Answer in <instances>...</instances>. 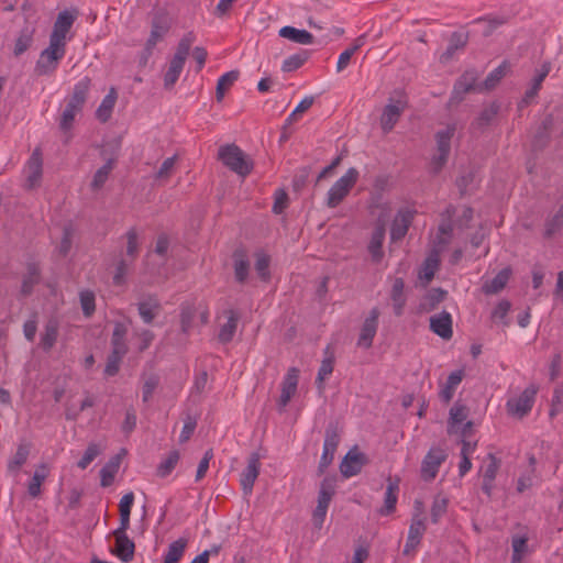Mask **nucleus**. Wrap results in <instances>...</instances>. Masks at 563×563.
Segmentation results:
<instances>
[{
  "label": "nucleus",
  "mask_w": 563,
  "mask_h": 563,
  "mask_svg": "<svg viewBox=\"0 0 563 563\" xmlns=\"http://www.w3.org/2000/svg\"><path fill=\"white\" fill-rule=\"evenodd\" d=\"M537 387H527L519 396L507 400L506 408L510 416L522 418L530 412L534 404Z\"/></svg>",
  "instance_id": "6"
},
{
  "label": "nucleus",
  "mask_w": 563,
  "mask_h": 563,
  "mask_svg": "<svg viewBox=\"0 0 563 563\" xmlns=\"http://www.w3.org/2000/svg\"><path fill=\"white\" fill-rule=\"evenodd\" d=\"M508 66L506 63L499 65L497 68H495L485 79V87L487 89L494 88L501 78L505 77Z\"/></svg>",
  "instance_id": "57"
},
{
  "label": "nucleus",
  "mask_w": 563,
  "mask_h": 563,
  "mask_svg": "<svg viewBox=\"0 0 563 563\" xmlns=\"http://www.w3.org/2000/svg\"><path fill=\"white\" fill-rule=\"evenodd\" d=\"M404 288L405 283L402 278H395L390 290V299L393 301L394 312L396 316H400L402 313L404 307L406 305Z\"/></svg>",
  "instance_id": "29"
},
{
  "label": "nucleus",
  "mask_w": 563,
  "mask_h": 563,
  "mask_svg": "<svg viewBox=\"0 0 563 563\" xmlns=\"http://www.w3.org/2000/svg\"><path fill=\"white\" fill-rule=\"evenodd\" d=\"M196 37L192 32L187 33L181 37L177 45L176 53L174 57L170 59L168 68L164 76V86L167 89H170L174 87L176 81L178 80L185 62L189 55L190 47L192 43L195 42Z\"/></svg>",
  "instance_id": "1"
},
{
  "label": "nucleus",
  "mask_w": 563,
  "mask_h": 563,
  "mask_svg": "<svg viewBox=\"0 0 563 563\" xmlns=\"http://www.w3.org/2000/svg\"><path fill=\"white\" fill-rule=\"evenodd\" d=\"M550 70L551 64L548 62L543 63L541 67L536 70V74L530 81L529 88L526 90L521 100V104H528L534 97H537L539 90L541 89L542 82L549 75Z\"/></svg>",
  "instance_id": "16"
},
{
  "label": "nucleus",
  "mask_w": 563,
  "mask_h": 563,
  "mask_svg": "<svg viewBox=\"0 0 563 563\" xmlns=\"http://www.w3.org/2000/svg\"><path fill=\"white\" fill-rule=\"evenodd\" d=\"M384 239H385V227H384V224H378V225H376V228L374 229V231L372 233L371 241H369V244L367 247L369 254L372 255L373 261H375V262H379L384 255L383 251H382Z\"/></svg>",
  "instance_id": "27"
},
{
  "label": "nucleus",
  "mask_w": 563,
  "mask_h": 563,
  "mask_svg": "<svg viewBox=\"0 0 563 563\" xmlns=\"http://www.w3.org/2000/svg\"><path fill=\"white\" fill-rule=\"evenodd\" d=\"M405 107L406 103L401 100L386 104L380 118V125L385 133H388L394 129L402 111L405 110Z\"/></svg>",
  "instance_id": "15"
},
{
  "label": "nucleus",
  "mask_w": 563,
  "mask_h": 563,
  "mask_svg": "<svg viewBox=\"0 0 563 563\" xmlns=\"http://www.w3.org/2000/svg\"><path fill=\"white\" fill-rule=\"evenodd\" d=\"M124 356L110 353L104 367V374L107 376H114L120 369V363Z\"/></svg>",
  "instance_id": "62"
},
{
  "label": "nucleus",
  "mask_w": 563,
  "mask_h": 563,
  "mask_svg": "<svg viewBox=\"0 0 563 563\" xmlns=\"http://www.w3.org/2000/svg\"><path fill=\"white\" fill-rule=\"evenodd\" d=\"M188 544L187 538H179L172 542L168 547L166 554L164 555L163 563H179L183 558L185 550Z\"/></svg>",
  "instance_id": "35"
},
{
  "label": "nucleus",
  "mask_w": 563,
  "mask_h": 563,
  "mask_svg": "<svg viewBox=\"0 0 563 563\" xmlns=\"http://www.w3.org/2000/svg\"><path fill=\"white\" fill-rule=\"evenodd\" d=\"M416 506L421 511V501L416 500ZM427 530L424 518L421 516V512L413 515L411 519V523L408 530L407 541L404 548V554H411L417 547L419 545L424 532Z\"/></svg>",
  "instance_id": "7"
},
{
  "label": "nucleus",
  "mask_w": 563,
  "mask_h": 563,
  "mask_svg": "<svg viewBox=\"0 0 563 563\" xmlns=\"http://www.w3.org/2000/svg\"><path fill=\"white\" fill-rule=\"evenodd\" d=\"M179 461V453L178 451H172L167 457L162 461L159 464L157 472L162 477L167 476L170 474V472L175 468L176 464Z\"/></svg>",
  "instance_id": "53"
},
{
  "label": "nucleus",
  "mask_w": 563,
  "mask_h": 563,
  "mask_svg": "<svg viewBox=\"0 0 563 563\" xmlns=\"http://www.w3.org/2000/svg\"><path fill=\"white\" fill-rule=\"evenodd\" d=\"M474 23H483L485 29L483 31L484 36H489L499 26L506 23V19L503 16H485L478 18L474 21Z\"/></svg>",
  "instance_id": "46"
},
{
  "label": "nucleus",
  "mask_w": 563,
  "mask_h": 563,
  "mask_svg": "<svg viewBox=\"0 0 563 563\" xmlns=\"http://www.w3.org/2000/svg\"><path fill=\"white\" fill-rule=\"evenodd\" d=\"M280 37L287 38L294 43L308 45L313 42V36L306 30H299L294 26H284L278 32Z\"/></svg>",
  "instance_id": "28"
},
{
  "label": "nucleus",
  "mask_w": 563,
  "mask_h": 563,
  "mask_svg": "<svg viewBox=\"0 0 563 563\" xmlns=\"http://www.w3.org/2000/svg\"><path fill=\"white\" fill-rule=\"evenodd\" d=\"M40 280V271L36 265H30L27 268V274L23 278L22 283V294L29 295L31 294L33 286L37 284Z\"/></svg>",
  "instance_id": "45"
},
{
  "label": "nucleus",
  "mask_w": 563,
  "mask_h": 563,
  "mask_svg": "<svg viewBox=\"0 0 563 563\" xmlns=\"http://www.w3.org/2000/svg\"><path fill=\"white\" fill-rule=\"evenodd\" d=\"M561 227H563V205L559 208L554 217L547 222L545 235L551 236Z\"/></svg>",
  "instance_id": "63"
},
{
  "label": "nucleus",
  "mask_w": 563,
  "mask_h": 563,
  "mask_svg": "<svg viewBox=\"0 0 563 563\" xmlns=\"http://www.w3.org/2000/svg\"><path fill=\"white\" fill-rule=\"evenodd\" d=\"M137 310L145 323H151L161 310V303L155 297H147L137 303Z\"/></svg>",
  "instance_id": "25"
},
{
  "label": "nucleus",
  "mask_w": 563,
  "mask_h": 563,
  "mask_svg": "<svg viewBox=\"0 0 563 563\" xmlns=\"http://www.w3.org/2000/svg\"><path fill=\"white\" fill-rule=\"evenodd\" d=\"M225 313H227L228 320L224 324L221 325L219 335H218L219 341L222 343H229L230 341H232V339L235 334L238 321H239V316L234 310L230 309V310L225 311Z\"/></svg>",
  "instance_id": "32"
},
{
  "label": "nucleus",
  "mask_w": 563,
  "mask_h": 563,
  "mask_svg": "<svg viewBox=\"0 0 563 563\" xmlns=\"http://www.w3.org/2000/svg\"><path fill=\"white\" fill-rule=\"evenodd\" d=\"M80 306L86 317H90L96 309L95 294L91 290L85 289L79 292Z\"/></svg>",
  "instance_id": "49"
},
{
  "label": "nucleus",
  "mask_w": 563,
  "mask_h": 563,
  "mask_svg": "<svg viewBox=\"0 0 563 563\" xmlns=\"http://www.w3.org/2000/svg\"><path fill=\"white\" fill-rule=\"evenodd\" d=\"M412 219L413 212L410 210H401L396 214L390 229L393 241L401 240L407 234Z\"/></svg>",
  "instance_id": "18"
},
{
  "label": "nucleus",
  "mask_w": 563,
  "mask_h": 563,
  "mask_svg": "<svg viewBox=\"0 0 563 563\" xmlns=\"http://www.w3.org/2000/svg\"><path fill=\"white\" fill-rule=\"evenodd\" d=\"M120 463H121L120 455H115V456L111 457L106 463V465L100 470V477H101L100 484L102 487H108L113 483L114 477H115L117 473L119 472Z\"/></svg>",
  "instance_id": "33"
},
{
  "label": "nucleus",
  "mask_w": 563,
  "mask_h": 563,
  "mask_svg": "<svg viewBox=\"0 0 563 563\" xmlns=\"http://www.w3.org/2000/svg\"><path fill=\"white\" fill-rule=\"evenodd\" d=\"M33 42V30L25 27L23 29L14 44L13 53L15 56L22 55L31 46Z\"/></svg>",
  "instance_id": "44"
},
{
  "label": "nucleus",
  "mask_w": 563,
  "mask_h": 563,
  "mask_svg": "<svg viewBox=\"0 0 563 563\" xmlns=\"http://www.w3.org/2000/svg\"><path fill=\"white\" fill-rule=\"evenodd\" d=\"M126 331V327L123 323H117L114 325L111 338V353L123 356L128 353V345L125 342Z\"/></svg>",
  "instance_id": "30"
},
{
  "label": "nucleus",
  "mask_w": 563,
  "mask_h": 563,
  "mask_svg": "<svg viewBox=\"0 0 563 563\" xmlns=\"http://www.w3.org/2000/svg\"><path fill=\"white\" fill-rule=\"evenodd\" d=\"M477 75L475 71H465L455 82L453 88V98L457 101L463 99V96L475 88Z\"/></svg>",
  "instance_id": "24"
},
{
  "label": "nucleus",
  "mask_w": 563,
  "mask_h": 563,
  "mask_svg": "<svg viewBox=\"0 0 563 563\" xmlns=\"http://www.w3.org/2000/svg\"><path fill=\"white\" fill-rule=\"evenodd\" d=\"M467 415V407L461 402H455L450 409L448 432L450 434L457 433L460 426L466 420Z\"/></svg>",
  "instance_id": "23"
},
{
  "label": "nucleus",
  "mask_w": 563,
  "mask_h": 563,
  "mask_svg": "<svg viewBox=\"0 0 563 563\" xmlns=\"http://www.w3.org/2000/svg\"><path fill=\"white\" fill-rule=\"evenodd\" d=\"M177 161V156L174 155L172 157L166 158L157 170L155 178L166 180L168 179L174 170L175 164Z\"/></svg>",
  "instance_id": "58"
},
{
  "label": "nucleus",
  "mask_w": 563,
  "mask_h": 563,
  "mask_svg": "<svg viewBox=\"0 0 563 563\" xmlns=\"http://www.w3.org/2000/svg\"><path fill=\"white\" fill-rule=\"evenodd\" d=\"M510 276V269H501L492 280L486 282L483 285V291L486 295H493L499 292L506 286Z\"/></svg>",
  "instance_id": "36"
},
{
  "label": "nucleus",
  "mask_w": 563,
  "mask_h": 563,
  "mask_svg": "<svg viewBox=\"0 0 563 563\" xmlns=\"http://www.w3.org/2000/svg\"><path fill=\"white\" fill-rule=\"evenodd\" d=\"M76 20V14L65 10L58 13L49 38L66 45V35Z\"/></svg>",
  "instance_id": "13"
},
{
  "label": "nucleus",
  "mask_w": 563,
  "mask_h": 563,
  "mask_svg": "<svg viewBox=\"0 0 563 563\" xmlns=\"http://www.w3.org/2000/svg\"><path fill=\"white\" fill-rule=\"evenodd\" d=\"M309 53L307 51H302L300 53L294 54L287 57L282 65V70L284 73H291L300 68L305 62L308 59Z\"/></svg>",
  "instance_id": "43"
},
{
  "label": "nucleus",
  "mask_w": 563,
  "mask_h": 563,
  "mask_svg": "<svg viewBox=\"0 0 563 563\" xmlns=\"http://www.w3.org/2000/svg\"><path fill=\"white\" fill-rule=\"evenodd\" d=\"M166 32L167 29L164 25H161L156 22L153 23L150 37L146 42V51H148V53H151L157 42H159L165 36Z\"/></svg>",
  "instance_id": "54"
},
{
  "label": "nucleus",
  "mask_w": 563,
  "mask_h": 563,
  "mask_svg": "<svg viewBox=\"0 0 563 563\" xmlns=\"http://www.w3.org/2000/svg\"><path fill=\"white\" fill-rule=\"evenodd\" d=\"M430 329L444 340L452 338V318L446 311L434 314L430 318Z\"/></svg>",
  "instance_id": "17"
},
{
  "label": "nucleus",
  "mask_w": 563,
  "mask_h": 563,
  "mask_svg": "<svg viewBox=\"0 0 563 563\" xmlns=\"http://www.w3.org/2000/svg\"><path fill=\"white\" fill-rule=\"evenodd\" d=\"M324 358L321 362V366L319 368L316 383L318 384V387L321 389L323 388V382L324 379L330 376L333 372V364H334V357L333 354L330 352V347L328 346L324 351Z\"/></svg>",
  "instance_id": "40"
},
{
  "label": "nucleus",
  "mask_w": 563,
  "mask_h": 563,
  "mask_svg": "<svg viewBox=\"0 0 563 563\" xmlns=\"http://www.w3.org/2000/svg\"><path fill=\"white\" fill-rule=\"evenodd\" d=\"M399 482V478L393 479L388 477L384 507L380 509L382 515H389L395 510L398 499Z\"/></svg>",
  "instance_id": "22"
},
{
  "label": "nucleus",
  "mask_w": 563,
  "mask_h": 563,
  "mask_svg": "<svg viewBox=\"0 0 563 563\" xmlns=\"http://www.w3.org/2000/svg\"><path fill=\"white\" fill-rule=\"evenodd\" d=\"M238 70H231L222 75L217 82L216 97L217 101H222L225 92L233 86L239 78Z\"/></svg>",
  "instance_id": "39"
},
{
  "label": "nucleus",
  "mask_w": 563,
  "mask_h": 563,
  "mask_svg": "<svg viewBox=\"0 0 563 563\" xmlns=\"http://www.w3.org/2000/svg\"><path fill=\"white\" fill-rule=\"evenodd\" d=\"M49 467L47 464L42 463L36 466L34 474L29 482L27 493L31 497L36 498L41 495V485L48 477Z\"/></svg>",
  "instance_id": "26"
},
{
  "label": "nucleus",
  "mask_w": 563,
  "mask_h": 563,
  "mask_svg": "<svg viewBox=\"0 0 563 563\" xmlns=\"http://www.w3.org/2000/svg\"><path fill=\"white\" fill-rule=\"evenodd\" d=\"M196 427L197 420L191 416H187L186 419L184 420V427L179 435V442H187L195 432Z\"/></svg>",
  "instance_id": "61"
},
{
  "label": "nucleus",
  "mask_w": 563,
  "mask_h": 563,
  "mask_svg": "<svg viewBox=\"0 0 563 563\" xmlns=\"http://www.w3.org/2000/svg\"><path fill=\"white\" fill-rule=\"evenodd\" d=\"M365 463L366 456L364 453L351 450L340 464L341 474L346 478L355 476L362 471Z\"/></svg>",
  "instance_id": "14"
},
{
  "label": "nucleus",
  "mask_w": 563,
  "mask_h": 563,
  "mask_svg": "<svg viewBox=\"0 0 563 563\" xmlns=\"http://www.w3.org/2000/svg\"><path fill=\"white\" fill-rule=\"evenodd\" d=\"M378 318L379 310L377 308H373L369 311L368 317L364 320L363 325L361 328V332L357 339V346L363 349H369L373 344V340L376 335L378 328Z\"/></svg>",
  "instance_id": "10"
},
{
  "label": "nucleus",
  "mask_w": 563,
  "mask_h": 563,
  "mask_svg": "<svg viewBox=\"0 0 563 563\" xmlns=\"http://www.w3.org/2000/svg\"><path fill=\"white\" fill-rule=\"evenodd\" d=\"M158 382L159 379L155 375L146 377L142 386V397L144 402H147L152 398L153 393L158 385Z\"/></svg>",
  "instance_id": "60"
},
{
  "label": "nucleus",
  "mask_w": 563,
  "mask_h": 563,
  "mask_svg": "<svg viewBox=\"0 0 563 563\" xmlns=\"http://www.w3.org/2000/svg\"><path fill=\"white\" fill-rule=\"evenodd\" d=\"M31 452V444L27 442H22L18 445L15 453L8 461L7 468L8 472L18 475L21 467L26 463L29 455Z\"/></svg>",
  "instance_id": "19"
},
{
  "label": "nucleus",
  "mask_w": 563,
  "mask_h": 563,
  "mask_svg": "<svg viewBox=\"0 0 563 563\" xmlns=\"http://www.w3.org/2000/svg\"><path fill=\"white\" fill-rule=\"evenodd\" d=\"M115 538V554L122 562L133 560L135 545L128 534H113Z\"/></svg>",
  "instance_id": "21"
},
{
  "label": "nucleus",
  "mask_w": 563,
  "mask_h": 563,
  "mask_svg": "<svg viewBox=\"0 0 563 563\" xmlns=\"http://www.w3.org/2000/svg\"><path fill=\"white\" fill-rule=\"evenodd\" d=\"M218 158L224 166L240 176L249 175L253 167L242 150L235 144L221 146L218 152Z\"/></svg>",
  "instance_id": "3"
},
{
  "label": "nucleus",
  "mask_w": 563,
  "mask_h": 563,
  "mask_svg": "<svg viewBox=\"0 0 563 563\" xmlns=\"http://www.w3.org/2000/svg\"><path fill=\"white\" fill-rule=\"evenodd\" d=\"M89 88L90 79L88 77L82 78L75 85L73 95L62 114L60 129L66 131L71 126L76 114L82 110Z\"/></svg>",
  "instance_id": "2"
},
{
  "label": "nucleus",
  "mask_w": 563,
  "mask_h": 563,
  "mask_svg": "<svg viewBox=\"0 0 563 563\" xmlns=\"http://www.w3.org/2000/svg\"><path fill=\"white\" fill-rule=\"evenodd\" d=\"M455 213V210L452 206H449L444 212L442 213V221L438 229L437 235V244L438 245H446L450 242L452 235V223L451 220Z\"/></svg>",
  "instance_id": "20"
},
{
  "label": "nucleus",
  "mask_w": 563,
  "mask_h": 563,
  "mask_svg": "<svg viewBox=\"0 0 563 563\" xmlns=\"http://www.w3.org/2000/svg\"><path fill=\"white\" fill-rule=\"evenodd\" d=\"M455 126L449 125L444 130L438 131L435 134L437 151L449 153L451 151V140L454 135Z\"/></svg>",
  "instance_id": "41"
},
{
  "label": "nucleus",
  "mask_w": 563,
  "mask_h": 563,
  "mask_svg": "<svg viewBox=\"0 0 563 563\" xmlns=\"http://www.w3.org/2000/svg\"><path fill=\"white\" fill-rule=\"evenodd\" d=\"M43 172L42 154L36 148L31 157L29 158L25 167L26 181L25 186L27 189H33L40 185Z\"/></svg>",
  "instance_id": "12"
},
{
  "label": "nucleus",
  "mask_w": 563,
  "mask_h": 563,
  "mask_svg": "<svg viewBox=\"0 0 563 563\" xmlns=\"http://www.w3.org/2000/svg\"><path fill=\"white\" fill-rule=\"evenodd\" d=\"M446 453L440 448H432L422 460L421 477L430 482L435 478L439 467L445 461Z\"/></svg>",
  "instance_id": "8"
},
{
  "label": "nucleus",
  "mask_w": 563,
  "mask_h": 563,
  "mask_svg": "<svg viewBox=\"0 0 563 563\" xmlns=\"http://www.w3.org/2000/svg\"><path fill=\"white\" fill-rule=\"evenodd\" d=\"M261 456L257 452H253L249 460L245 470L241 473L240 483L244 495L249 496L253 492V486L260 475Z\"/></svg>",
  "instance_id": "9"
},
{
  "label": "nucleus",
  "mask_w": 563,
  "mask_h": 563,
  "mask_svg": "<svg viewBox=\"0 0 563 563\" xmlns=\"http://www.w3.org/2000/svg\"><path fill=\"white\" fill-rule=\"evenodd\" d=\"M299 380V371L296 367H290L285 375L280 385V397L278 407L282 411L295 396Z\"/></svg>",
  "instance_id": "11"
},
{
  "label": "nucleus",
  "mask_w": 563,
  "mask_h": 563,
  "mask_svg": "<svg viewBox=\"0 0 563 563\" xmlns=\"http://www.w3.org/2000/svg\"><path fill=\"white\" fill-rule=\"evenodd\" d=\"M340 443V434L336 426L330 424L325 430L323 446L335 453L336 448Z\"/></svg>",
  "instance_id": "56"
},
{
  "label": "nucleus",
  "mask_w": 563,
  "mask_h": 563,
  "mask_svg": "<svg viewBox=\"0 0 563 563\" xmlns=\"http://www.w3.org/2000/svg\"><path fill=\"white\" fill-rule=\"evenodd\" d=\"M115 158L110 157L107 159L106 164L101 166L93 175L92 181H91V188L92 190H99L102 188V186L106 184V181L109 178L110 173L112 172L114 167Z\"/></svg>",
  "instance_id": "38"
},
{
  "label": "nucleus",
  "mask_w": 563,
  "mask_h": 563,
  "mask_svg": "<svg viewBox=\"0 0 563 563\" xmlns=\"http://www.w3.org/2000/svg\"><path fill=\"white\" fill-rule=\"evenodd\" d=\"M438 266H439L438 254L433 253V254L429 255L427 257V260L424 261L420 277L422 279H424L426 282H430L433 278L434 273L438 269Z\"/></svg>",
  "instance_id": "50"
},
{
  "label": "nucleus",
  "mask_w": 563,
  "mask_h": 563,
  "mask_svg": "<svg viewBox=\"0 0 563 563\" xmlns=\"http://www.w3.org/2000/svg\"><path fill=\"white\" fill-rule=\"evenodd\" d=\"M65 44L49 38V45L40 55L36 70L40 75H47L57 68L58 62L65 55Z\"/></svg>",
  "instance_id": "5"
},
{
  "label": "nucleus",
  "mask_w": 563,
  "mask_h": 563,
  "mask_svg": "<svg viewBox=\"0 0 563 563\" xmlns=\"http://www.w3.org/2000/svg\"><path fill=\"white\" fill-rule=\"evenodd\" d=\"M58 338V323L55 320H49L41 334L40 345L43 350H51L56 343Z\"/></svg>",
  "instance_id": "37"
},
{
  "label": "nucleus",
  "mask_w": 563,
  "mask_h": 563,
  "mask_svg": "<svg viewBox=\"0 0 563 563\" xmlns=\"http://www.w3.org/2000/svg\"><path fill=\"white\" fill-rule=\"evenodd\" d=\"M117 98L118 95L115 89L113 87L110 88L108 95L102 99L96 111V117L100 122L104 123L111 118Z\"/></svg>",
  "instance_id": "31"
},
{
  "label": "nucleus",
  "mask_w": 563,
  "mask_h": 563,
  "mask_svg": "<svg viewBox=\"0 0 563 563\" xmlns=\"http://www.w3.org/2000/svg\"><path fill=\"white\" fill-rule=\"evenodd\" d=\"M499 110V106L497 103H490L488 107L484 108L474 124L478 128H483L488 125L493 119L497 115Z\"/></svg>",
  "instance_id": "48"
},
{
  "label": "nucleus",
  "mask_w": 563,
  "mask_h": 563,
  "mask_svg": "<svg viewBox=\"0 0 563 563\" xmlns=\"http://www.w3.org/2000/svg\"><path fill=\"white\" fill-rule=\"evenodd\" d=\"M101 449L96 443H90L86 449L82 457L78 461L77 466L81 470L88 467V465L100 454Z\"/></svg>",
  "instance_id": "55"
},
{
  "label": "nucleus",
  "mask_w": 563,
  "mask_h": 563,
  "mask_svg": "<svg viewBox=\"0 0 563 563\" xmlns=\"http://www.w3.org/2000/svg\"><path fill=\"white\" fill-rule=\"evenodd\" d=\"M333 495H334V488H333L332 484L329 481L324 479L320 486L317 505L329 508V505H330V501H331Z\"/></svg>",
  "instance_id": "52"
},
{
  "label": "nucleus",
  "mask_w": 563,
  "mask_h": 563,
  "mask_svg": "<svg viewBox=\"0 0 563 563\" xmlns=\"http://www.w3.org/2000/svg\"><path fill=\"white\" fill-rule=\"evenodd\" d=\"M528 539L526 537H515L512 538V558L511 563H520L522 556L527 552L528 549Z\"/></svg>",
  "instance_id": "47"
},
{
  "label": "nucleus",
  "mask_w": 563,
  "mask_h": 563,
  "mask_svg": "<svg viewBox=\"0 0 563 563\" xmlns=\"http://www.w3.org/2000/svg\"><path fill=\"white\" fill-rule=\"evenodd\" d=\"M449 498L442 494H438L432 501L431 506V520L433 523L439 522V520L444 516L448 510Z\"/></svg>",
  "instance_id": "42"
},
{
  "label": "nucleus",
  "mask_w": 563,
  "mask_h": 563,
  "mask_svg": "<svg viewBox=\"0 0 563 563\" xmlns=\"http://www.w3.org/2000/svg\"><path fill=\"white\" fill-rule=\"evenodd\" d=\"M313 103V97L303 98L299 104L295 108V110L289 114L287 119V124H291L298 120V117L305 113Z\"/></svg>",
  "instance_id": "59"
},
{
  "label": "nucleus",
  "mask_w": 563,
  "mask_h": 563,
  "mask_svg": "<svg viewBox=\"0 0 563 563\" xmlns=\"http://www.w3.org/2000/svg\"><path fill=\"white\" fill-rule=\"evenodd\" d=\"M255 256V269L263 280H267L269 278V256L262 251L256 252Z\"/></svg>",
  "instance_id": "51"
},
{
  "label": "nucleus",
  "mask_w": 563,
  "mask_h": 563,
  "mask_svg": "<svg viewBox=\"0 0 563 563\" xmlns=\"http://www.w3.org/2000/svg\"><path fill=\"white\" fill-rule=\"evenodd\" d=\"M234 275L239 283H244L249 276L250 263L243 250L233 253Z\"/></svg>",
  "instance_id": "34"
},
{
  "label": "nucleus",
  "mask_w": 563,
  "mask_h": 563,
  "mask_svg": "<svg viewBox=\"0 0 563 563\" xmlns=\"http://www.w3.org/2000/svg\"><path fill=\"white\" fill-rule=\"evenodd\" d=\"M288 203V196L285 190L279 189L275 194V201L273 205V212L276 214H280L286 208Z\"/></svg>",
  "instance_id": "64"
},
{
  "label": "nucleus",
  "mask_w": 563,
  "mask_h": 563,
  "mask_svg": "<svg viewBox=\"0 0 563 563\" xmlns=\"http://www.w3.org/2000/svg\"><path fill=\"white\" fill-rule=\"evenodd\" d=\"M358 176L360 173L356 168H349L346 173L341 176L329 189L325 205L329 208L338 207L347 197L351 189L355 186Z\"/></svg>",
  "instance_id": "4"
}]
</instances>
